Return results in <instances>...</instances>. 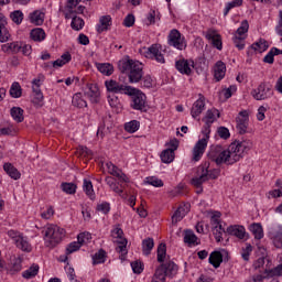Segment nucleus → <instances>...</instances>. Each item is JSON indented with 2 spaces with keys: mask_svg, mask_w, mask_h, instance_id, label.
<instances>
[{
  "mask_svg": "<svg viewBox=\"0 0 282 282\" xmlns=\"http://www.w3.org/2000/svg\"><path fill=\"white\" fill-rule=\"evenodd\" d=\"M29 19L34 25H41L45 21V13L43 11L35 10L29 14Z\"/></svg>",
  "mask_w": 282,
  "mask_h": 282,
  "instance_id": "393cba45",
  "label": "nucleus"
},
{
  "mask_svg": "<svg viewBox=\"0 0 282 282\" xmlns=\"http://www.w3.org/2000/svg\"><path fill=\"white\" fill-rule=\"evenodd\" d=\"M43 234L46 248H56L65 237V229L57 225H48L44 228Z\"/></svg>",
  "mask_w": 282,
  "mask_h": 282,
  "instance_id": "7ed1b4c3",
  "label": "nucleus"
},
{
  "mask_svg": "<svg viewBox=\"0 0 282 282\" xmlns=\"http://www.w3.org/2000/svg\"><path fill=\"white\" fill-rule=\"evenodd\" d=\"M155 248V241H153V238H147L142 240V252L145 257H149L151 254V250Z\"/></svg>",
  "mask_w": 282,
  "mask_h": 282,
  "instance_id": "7c9ffc66",
  "label": "nucleus"
},
{
  "mask_svg": "<svg viewBox=\"0 0 282 282\" xmlns=\"http://www.w3.org/2000/svg\"><path fill=\"white\" fill-rule=\"evenodd\" d=\"M78 153L79 155H84V158H91V155H94V152L84 145L79 147Z\"/></svg>",
  "mask_w": 282,
  "mask_h": 282,
  "instance_id": "774afa93",
  "label": "nucleus"
},
{
  "mask_svg": "<svg viewBox=\"0 0 282 282\" xmlns=\"http://www.w3.org/2000/svg\"><path fill=\"white\" fill-rule=\"evenodd\" d=\"M228 235L237 237L238 239H243L246 237V228L239 225H232L227 228Z\"/></svg>",
  "mask_w": 282,
  "mask_h": 282,
  "instance_id": "4be33fe9",
  "label": "nucleus"
},
{
  "mask_svg": "<svg viewBox=\"0 0 282 282\" xmlns=\"http://www.w3.org/2000/svg\"><path fill=\"white\" fill-rule=\"evenodd\" d=\"M141 80L142 87H145L147 89H151V87H153V78L151 77V75L143 76Z\"/></svg>",
  "mask_w": 282,
  "mask_h": 282,
  "instance_id": "e2e57ef3",
  "label": "nucleus"
},
{
  "mask_svg": "<svg viewBox=\"0 0 282 282\" xmlns=\"http://www.w3.org/2000/svg\"><path fill=\"white\" fill-rule=\"evenodd\" d=\"M3 169L12 180H21V172L12 163H4Z\"/></svg>",
  "mask_w": 282,
  "mask_h": 282,
  "instance_id": "bb28decb",
  "label": "nucleus"
},
{
  "mask_svg": "<svg viewBox=\"0 0 282 282\" xmlns=\"http://www.w3.org/2000/svg\"><path fill=\"white\" fill-rule=\"evenodd\" d=\"M203 166L207 167V182L209 180H217V177H219V173H220L219 170H212V171H209L208 170V165L205 164Z\"/></svg>",
  "mask_w": 282,
  "mask_h": 282,
  "instance_id": "69168bd1",
  "label": "nucleus"
},
{
  "mask_svg": "<svg viewBox=\"0 0 282 282\" xmlns=\"http://www.w3.org/2000/svg\"><path fill=\"white\" fill-rule=\"evenodd\" d=\"M62 191L67 195H74L76 193V184L74 183H62Z\"/></svg>",
  "mask_w": 282,
  "mask_h": 282,
  "instance_id": "6e6d98bb",
  "label": "nucleus"
},
{
  "mask_svg": "<svg viewBox=\"0 0 282 282\" xmlns=\"http://www.w3.org/2000/svg\"><path fill=\"white\" fill-rule=\"evenodd\" d=\"M252 149V141H235L228 148L229 160L231 164H236L243 158V153H248Z\"/></svg>",
  "mask_w": 282,
  "mask_h": 282,
  "instance_id": "20e7f679",
  "label": "nucleus"
},
{
  "mask_svg": "<svg viewBox=\"0 0 282 282\" xmlns=\"http://www.w3.org/2000/svg\"><path fill=\"white\" fill-rule=\"evenodd\" d=\"M249 230L252 232L254 236V239H263V227L259 223H253L250 227Z\"/></svg>",
  "mask_w": 282,
  "mask_h": 282,
  "instance_id": "72a5a7b5",
  "label": "nucleus"
},
{
  "mask_svg": "<svg viewBox=\"0 0 282 282\" xmlns=\"http://www.w3.org/2000/svg\"><path fill=\"white\" fill-rule=\"evenodd\" d=\"M148 25L155 24V21H160V12H156L155 10H150L148 14Z\"/></svg>",
  "mask_w": 282,
  "mask_h": 282,
  "instance_id": "4d7b16f0",
  "label": "nucleus"
},
{
  "mask_svg": "<svg viewBox=\"0 0 282 282\" xmlns=\"http://www.w3.org/2000/svg\"><path fill=\"white\" fill-rule=\"evenodd\" d=\"M175 67L177 69V72H180L181 74H186V76H189L191 74V65L188 64V61L186 59H181L177 61L175 64Z\"/></svg>",
  "mask_w": 282,
  "mask_h": 282,
  "instance_id": "c756f323",
  "label": "nucleus"
},
{
  "mask_svg": "<svg viewBox=\"0 0 282 282\" xmlns=\"http://www.w3.org/2000/svg\"><path fill=\"white\" fill-rule=\"evenodd\" d=\"M23 90L21 89V84L14 82L10 88L11 98H21Z\"/></svg>",
  "mask_w": 282,
  "mask_h": 282,
  "instance_id": "37998d69",
  "label": "nucleus"
},
{
  "mask_svg": "<svg viewBox=\"0 0 282 282\" xmlns=\"http://www.w3.org/2000/svg\"><path fill=\"white\" fill-rule=\"evenodd\" d=\"M264 274L267 276H282V263L271 270L264 269Z\"/></svg>",
  "mask_w": 282,
  "mask_h": 282,
  "instance_id": "864d4df0",
  "label": "nucleus"
},
{
  "mask_svg": "<svg viewBox=\"0 0 282 282\" xmlns=\"http://www.w3.org/2000/svg\"><path fill=\"white\" fill-rule=\"evenodd\" d=\"M10 41V31L6 28V24L0 20V43Z\"/></svg>",
  "mask_w": 282,
  "mask_h": 282,
  "instance_id": "a18cd8bd",
  "label": "nucleus"
},
{
  "mask_svg": "<svg viewBox=\"0 0 282 282\" xmlns=\"http://www.w3.org/2000/svg\"><path fill=\"white\" fill-rule=\"evenodd\" d=\"M85 237H89V234L83 232L77 236V242H70L66 248V254H72L77 250H80V246L85 243Z\"/></svg>",
  "mask_w": 282,
  "mask_h": 282,
  "instance_id": "a211bd4d",
  "label": "nucleus"
},
{
  "mask_svg": "<svg viewBox=\"0 0 282 282\" xmlns=\"http://www.w3.org/2000/svg\"><path fill=\"white\" fill-rule=\"evenodd\" d=\"M148 54L155 58L156 63H165L164 55L160 52V47L158 44H153L151 47L148 48Z\"/></svg>",
  "mask_w": 282,
  "mask_h": 282,
  "instance_id": "b1692460",
  "label": "nucleus"
},
{
  "mask_svg": "<svg viewBox=\"0 0 282 282\" xmlns=\"http://www.w3.org/2000/svg\"><path fill=\"white\" fill-rule=\"evenodd\" d=\"M156 252L158 262L161 264L154 270L151 282H166V276H169V279H173V276L177 275V271L180 270V268L177 267V264H175V262L171 260L164 262V260L166 259L165 243H160Z\"/></svg>",
  "mask_w": 282,
  "mask_h": 282,
  "instance_id": "f257e3e1",
  "label": "nucleus"
},
{
  "mask_svg": "<svg viewBox=\"0 0 282 282\" xmlns=\"http://www.w3.org/2000/svg\"><path fill=\"white\" fill-rule=\"evenodd\" d=\"M270 237L275 248H282V229L271 231Z\"/></svg>",
  "mask_w": 282,
  "mask_h": 282,
  "instance_id": "c9c22d12",
  "label": "nucleus"
},
{
  "mask_svg": "<svg viewBox=\"0 0 282 282\" xmlns=\"http://www.w3.org/2000/svg\"><path fill=\"white\" fill-rule=\"evenodd\" d=\"M97 69L105 76H111L113 74V65L109 63L97 64Z\"/></svg>",
  "mask_w": 282,
  "mask_h": 282,
  "instance_id": "79ce46f5",
  "label": "nucleus"
},
{
  "mask_svg": "<svg viewBox=\"0 0 282 282\" xmlns=\"http://www.w3.org/2000/svg\"><path fill=\"white\" fill-rule=\"evenodd\" d=\"M106 166L110 175H113L115 177H117L121 182H124L126 184L129 183V177H127V174L122 173V170L118 169V166H116L113 163L108 162L106 163Z\"/></svg>",
  "mask_w": 282,
  "mask_h": 282,
  "instance_id": "f3484780",
  "label": "nucleus"
},
{
  "mask_svg": "<svg viewBox=\"0 0 282 282\" xmlns=\"http://www.w3.org/2000/svg\"><path fill=\"white\" fill-rule=\"evenodd\" d=\"M241 6H243V0H234L228 2L224 11V17H227L228 12H230L232 8H241Z\"/></svg>",
  "mask_w": 282,
  "mask_h": 282,
  "instance_id": "3c124183",
  "label": "nucleus"
},
{
  "mask_svg": "<svg viewBox=\"0 0 282 282\" xmlns=\"http://www.w3.org/2000/svg\"><path fill=\"white\" fill-rule=\"evenodd\" d=\"M73 106L77 107L78 109H83V107H87V101L83 99V94L77 93L73 96Z\"/></svg>",
  "mask_w": 282,
  "mask_h": 282,
  "instance_id": "ea45409f",
  "label": "nucleus"
},
{
  "mask_svg": "<svg viewBox=\"0 0 282 282\" xmlns=\"http://www.w3.org/2000/svg\"><path fill=\"white\" fill-rule=\"evenodd\" d=\"M214 76L216 80H221L226 76V64L224 62H217L214 68Z\"/></svg>",
  "mask_w": 282,
  "mask_h": 282,
  "instance_id": "c85d7f7f",
  "label": "nucleus"
},
{
  "mask_svg": "<svg viewBox=\"0 0 282 282\" xmlns=\"http://www.w3.org/2000/svg\"><path fill=\"white\" fill-rule=\"evenodd\" d=\"M189 210H191V205L180 206L172 216V224H177L178 221H182L184 217L188 215Z\"/></svg>",
  "mask_w": 282,
  "mask_h": 282,
  "instance_id": "aec40b11",
  "label": "nucleus"
},
{
  "mask_svg": "<svg viewBox=\"0 0 282 282\" xmlns=\"http://www.w3.org/2000/svg\"><path fill=\"white\" fill-rule=\"evenodd\" d=\"M118 68L121 74H127L128 72V78L129 83H140L142 80V77L144 76V67L142 66V63L139 61L133 59H122L118 63Z\"/></svg>",
  "mask_w": 282,
  "mask_h": 282,
  "instance_id": "f03ea898",
  "label": "nucleus"
},
{
  "mask_svg": "<svg viewBox=\"0 0 282 282\" xmlns=\"http://www.w3.org/2000/svg\"><path fill=\"white\" fill-rule=\"evenodd\" d=\"M232 41H234L235 47H238L239 50H243V47H246V36L234 35Z\"/></svg>",
  "mask_w": 282,
  "mask_h": 282,
  "instance_id": "13d9d810",
  "label": "nucleus"
},
{
  "mask_svg": "<svg viewBox=\"0 0 282 282\" xmlns=\"http://www.w3.org/2000/svg\"><path fill=\"white\" fill-rule=\"evenodd\" d=\"M248 30H250V24L248 23V20H243L241 22L240 28L237 29L235 36H247Z\"/></svg>",
  "mask_w": 282,
  "mask_h": 282,
  "instance_id": "49530a36",
  "label": "nucleus"
},
{
  "mask_svg": "<svg viewBox=\"0 0 282 282\" xmlns=\"http://www.w3.org/2000/svg\"><path fill=\"white\" fill-rule=\"evenodd\" d=\"M33 94L34 96L32 99V104L36 109H41V107H43V99H44L41 88H33Z\"/></svg>",
  "mask_w": 282,
  "mask_h": 282,
  "instance_id": "cd10ccee",
  "label": "nucleus"
},
{
  "mask_svg": "<svg viewBox=\"0 0 282 282\" xmlns=\"http://www.w3.org/2000/svg\"><path fill=\"white\" fill-rule=\"evenodd\" d=\"M210 139V134H204V138L198 140L193 149V160L194 162H199L202 160V155H204V151L208 147V140Z\"/></svg>",
  "mask_w": 282,
  "mask_h": 282,
  "instance_id": "9b49d317",
  "label": "nucleus"
},
{
  "mask_svg": "<svg viewBox=\"0 0 282 282\" xmlns=\"http://www.w3.org/2000/svg\"><path fill=\"white\" fill-rule=\"evenodd\" d=\"M10 113H11V118H13V120L15 122H23L24 120V117H23V109L21 107H13L11 108L10 110Z\"/></svg>",
  "mask_w": 282,
  "mask_h": 282,
  "instance_id": "e433bc0d",
  "label": "nucleus"
},
{
  "mask_svg": "<svg viewBox=\"0 0 282 282\" xmlns=\"http://www.w3.org/2000/svg\"><path fill=\"white\" fill-rule=\"evenodd\" d=\"M135 24V17L133 14H128L123 20V25L126 28H133Z\"/></svg>",
  "mask_w": 282,
  "mask_h": 282,
  "instance_id": "0e129e2a",
  "label": "nucleus"
},
{
  "mask_svg": "<svg viewBox=\"0 0 282 282\" xmlns=\"http://www.w3.org/2000/svg\"><path fill=\"white\" fill-rule=\"evenodd\" d=\"M10 19L15 23V25H21L23 23V11L21 10H15L10 13Z\"/></svg>",
  "mask_w": 282,
  "mask_h": 282,
  "instance_id": "de8ad7c7",
  "label": "nucleus"
},
{
  "mask_svg": "<svg viewBox=\"0 0 282 282\" xmlns=\"http://www.w3.org/2000/svg\"><path fill=\"white\" fill-rule=\"evenodd\" d=\"M197 173H198V176L193 177L191 180V184L196 188L197 195H200V193H204V187H202V185L205 182H208V167L200 165L197 170Z\"/></svg>",
  "mask_w": 282,
  "mask_h": 282,
  "instance_id": "0eeeda50",
  "label": "nucleus"
},
{
  "mask_svg": "<svg viewBox=\"0 0 282 282\" xmlns=\"http://www.w3.org/2000/svg\"><path fill=\"white\" fill-rule=\"evenodd\" d=\"M175 160V152H173V149H166L161 152V161L164 164H171Z\"/></svg>",
  "mask_w": 282,
  "mask_h": 282,
  "instance_id": "2f4dec72",
  "label": "nucleus"
},
{
  "mask_svg": "<svg viewBox=\"0 0 282 282\" xmlns=\"http://www.w3.org/2000/svg\"><path fill=\"white\" fill-rule=\"evenodd\" d=\"M127 96H131L130 107L132 109L135 111H148L147 95L142 90L131 86Z\"/></svg>",
  "mask_w": 282,
  "mask_h": 282,
  "instance_id": "39448f33",
  "label": "nucleus"
},
{
  "mask_svg": "<svg viewBox=\"0 0 282 282\" xmlns=\"http://www.w3.org/2000/svg\"><path fill=\"white\" fill-rule=\"evenodd\" d=\"M184 243H187L188 246H195L197 243V236L193 230H185L184 231Z\"/></svg>",
  "mask_w": 282,
  "mask_h": 282,
  "instance_id": "58836bf2",
  "label": "nucleus"
},
{
  "mask_svg": "<svg viewBox=\"0 0 282 282\" xmlns=\"http://www.w3.org/2000/svg\"><path fill=\"white\" fill-rule=\"evenodd\" d=\"M39 274V264H33L22 273L23 279H34Z\"/></svg>",
  "mask_w": 282,
  "mask_h": 282,
  "instance_id": "c03bdc74",
  "label": "nucleus"
},
{
  "mask_svg": "<svg viewBox=\"0 0 282 282\" xmlns=\"http://www.w3.org/2000/svg\"><path fill=\"white\" fill-rule=\"evenodd\" d=\"M84 26H85V20L78 17H73V20L70 23V28L73 30H76L78 32V30H83Z\"/></svg>",
  "mask_w": 282,
  "mask_h": 282,
  "instance_id": "603ef678",
  "label": "nucleus"
},
{
  "mask_svg": "<svg viewBox=\"0 0 282 282\" xmlns=\"http://www.w3.org/2000/svg\"><path fill=\"white\" fill-rule=\"evenodd\" d=\"M105 257H107V252L102 249H100L97 253L94 256V262L95 263H105Z\"/></svg>",
  "mask_w": 282,
  "mask_h": 282,
  "instance_id": "052dcab7",
  "label": "nucleus"
},
{
  "mask_svg": "<svg viewBox=\"0 0 282 282\" xmlns=\"http://www.w3.org/2000/svg\"><path fill=\"white\" fill-rule=\"evenodd\" d=\"M138 129H140V121H138V120H132L124 124V130L128 133H135V131H138Z\"/></svg>",
  "mask_w": 282,
  "mask_h": 282,
  "instance_id": "09e8293b",
  "label": "nucleus"
},
{
  "mask_svg": "<svg viewBox=\"0 0 282 282\" xmlns=\"http://www.w3.org/2000/svg\"><path fill=\"white\" fill-rule=\"evenodd\" d=\"M215 113L219 118V110L217 109H209L206 112L205 118H203V122H205V128L203 130V135H210V126L215 122Z\"/></svg>",
  "mask_w": 282,
  "mask_h": 282,
  "instance_id": "2eb2a0df",
  "label": "nucleus"
},
{
  "mask_svg": "<svg viewBox=\"0 0 282 282\" xmlns=\"http://www.w3.org/2000/svg\"><path fill=\"white\" fill-rule=\"evenodd\" d=\"M21 47H23V43L11 42V43L3 44L1 46V50L6 54H19V52L21 51Z\"/></svg>",
  "mask_w": 282,
  "mask_h": 282,
  "instance_id": "412c9836",
  "label": "nucleus"
},
{
  "mask_svg": "<svg viewBox=\"0 0 282 282\" xmlns=\"http://www.w3.org/2000/svg\"><path fill=\"white\" fill-rule=\"evenodd\" d=\"M268 47V42L265 40H260L259 42L253 43L250 46V50H253V52H265ZM250 50L247 52V54H250Z\"/></svg>",
  "mask_w": 282,
  "mask_h": 282,
  "instance_id": "4c0bfd02",
  "label": "nucleus"
},
{
  "mask_svg": "<svg viewBox=\"0 0 282 282\" xmlns=\"http://www.w3.org/2000/svg\"><path fill=\"white\" fill-rule=\"evenodd\" d=\"M111 28V15H102L99 19V24H97L98 34H102V32H107Z\"/></svg>",
  "mask_w": 282,
  "mask_h": 282,
  "instance_id": "5701e85b",
  "label": "nucleus"
},
{
  "mask_svg": "<svg viewBox=\"0 0 282 282\" xmlns=\"http://www.w3.org/2000/svg\"><path fill=\"white\" fill-rule=\"evenodd\" d=\"M97 210L99 213H102L104 215H107L111 210V206L109 205V203H101L97 205Z\"/></svg>",
  "mask_w": 282,
  "mask_h": 282,
  "instance_id": "338daca9",
  "label": "nucleus"
},
{
  "mask_svg": "<svg viewBox=\"0 0 282 282\" xmlns=\"http://www.w3.org/2000/svg\"><path fill=\"white\" fill-rule=\"evenodd\" d=\"M207 41H212V45L216 47V50H223L224 44L221 42V35L217 33L215 30H209L206 33Z\"/></svg>",
  "mask_w": 282,
  "mask_h": 282,
  "instance_id": "dca6fc26",
  "label": "nucleus"
},
{
  "mask_svg": "<svg viewBox=\"0 0 282 282\" xmlns=\"http://www.w3.org/2000/svg\"><path fill=\"white\" fill-rule=\"evenodd\" d=\"M32 41H45V31L43 29H33L30 33Z\"/></svg>",
  "mask_w": 282,
  "mask_h": 282,
  "instance_id": "a19ab883",
  "label": "nucleus"
},
{
  "mask_svg": "<svg viewBox=\"0 0 282 282\" xmlns=\"http://www.w3.org/2000/svg\"><path fill=\"white\" fill-rule=\"evenodd\" d=\"M118 247L116 248L117 252H119V254H121V257H127L128 254V250H127V239H121L120 241H118Z\"/></svg>",
  "mask_w": 282,
  "mask_h": 282,
  "instance_id": "5fc2aeb1",
  "label": "nucleus"
},
{
  "mask_svg": "<svg viewBox=\"0 0 282 282\" xmlns=\"http://www.w3.org/2000/svg\"><path fill=\"white\" fill-rule=\"evenodd\" d=\"M131 268L134 274H142L144 272V264L141 261L131 262Z\"/></svg>",
  "mask_w": 282,
  "mask_h": 282,
  "instance_id": "bf43d9fd",
  "label": "nucleus"
},
{
  "mask_svg": "<svg viewBox=\"0 0 282 282\" xmlns=\"http://www.w3.org/2000/svg\"><path fill=\"white\" fill-rule=\"evenodd\" d=\"M105 87L110 94H124L126 96L129 94V89H131V86L120 84L115 79L106 80Z\"/></svg>",
  "mask_w": 282,
  "mask_h": 282,
  "instance_id": "9d476101",
  "label": "nucleus"
},
{
  "mask_svg": "<svg viewBox=\"0 0 282 282\" xmlns=\"http://www.w3.org/2000/svg\"><path fill=\"white\" fill-rule=\"evenodd\" d=\"M206 110V97L198 94V99L193 104L191 109L192 118H199L202 113Z\"/></svg>",
  "mask_w": 282,
  "mask_h": 282,
  "instance_id": "f8f14e48",
  "label": "nucleus"
},
{
  "mask_svg": "<svg viewBox=\"0 0 282 282\" xmlns=\"http://www.w3.org/2000/svg\"><path fill=\"white\" fill-rule=\"evenodd\" d=\"M8 236L13 239L17 248H20L23 252H32V246L28 242V238L23 237L21 232L17 230H9Z\"/></svg>",
  "mask_w": 282,
  "mask_h": 282,
  "instance_id": "6e6552de",
  "label": "nucleus"
},
{
  "mask_svg": "<svg viewBox=\"0 0 282 282\" xmlns=\"http://www.w3.org/2000/svg\"><path fill=\"white\" fill-rule=\"evenodd\" d=\"M217 133L221 140H228V138H230V130L226 127H219L217 129Z\"/></svg>",
  "mask_w": 282,
  "mask_h": 282,
  "instance_id": "680f3d73",
  "label": "nucleus"
},
{
  "mask_svg": "<svg viewBox=\"0 0 282 282\" xmlns=\"http://www.w3.org/2000/svg\"><path fill=\"white\" fill-rule=\"evenodd\" d=\"M248 120H249V115L248 110H242L239 112L238 117L236 118V129L240 133V135H243L248 131Z\"/></svg>",
  "mask_w": 282,
  "mask_h": 282,
  "instance_id": "ddd939ff",
  "label": "nucleus"
},
{
  "mask_svg": "<svg viewBox=\"0 0 282 282\" xmlns=\"http://www.w3.org/2000/svg\"><path fill=\"white\" fill-rule=\"evenodd\" d=\"M145 184H150V186H154L155 188H162L164 186V182L155 176H149L145 178Z\"/></svg>",
  "mask_w": 282,
  "mask_h": 282,
  "instance_id": "8fccbe9b",
  "label": "nucleus"
},
{
  "mask_svg": "<svg viewBox=\"0 0 282 282\" xmlns=\"http://www.w3.org/2000/svg\"><path fill=\"white\" fill-rule=\"evenodd\" d=\"M83 191L86 193L87 197L90 199H96V194L94 193V185L91 184V181L87 178L84 180Z\"/></svg>",
  "mask_w": 282,
  "mask_h": 282,
  "instance_id": "f704fd0d",
  "label": "nucleus"
},
{
  "mask_svg": "<svg viewBox=\"0 0 282 282\" xmlns=\"http://www.w3.org/2000/svg\"><path fill=\"white\" fill-rule=\"evenodd\" d=\"M85 96L89 98L90 102H100V89L95 84L88 85V90L85 93Z\"/></svg>",
  "mask_w": 282,
  "mask_h": 282,
  "instance_id": "6ab92c4d",
  "label": "nucleus"
},
{
  "mask_svg": "<svg viewBox=\"0 0 282 282\" xmlns=\"http://www.w3.org/2000/svg\"><path fill=\"white\" fill-rule=\"evenodd\" d=\"M251 96H252V98H254V100H265V99L270 98V96H272V94L270 93V87H268L265 85V83H261L258 86V88H256L251 91Z\"/></svg>",
  "mask_w": 282,
  "mask_h": 282,
  "instance_id": "4468645a",
  "label": "nucleus"
},
{
  "mask_svg": "<svg viewBox=\"0 0 282 282\" xmlns=\"http://www.w3.org/2000/svg\"><path fill=\"white\" fill-rule=\"evenodd\" d=\"M207 158H209L212 162H215L218 166L221 164H227L228 166L232 165L228 149L224 150L221 145H212Z\"/></svg>",
  "mask_w": 282,
  "mask_h": 282,
  "instance_id": "423d86ee",
  "label": "nucleus"
},
{
  "mask_svg": "<svg viewBox=\"0 0 282 282\" xmlns=\"http://www.w3.org/2000/svg\"><path fill=\"white\" fill-rule=\"evenodd\" d=\"M72 61V54L69 52L64 53L61 58L52 62L53 67H63V65H67Z\"/></svg>",
  "mask_w": 282,
  "mask_h": 282,
  "instance_id": "473e14b6",
  "label": "nucleus"
},
{
  "mask_svg": "<svg viewBox=\"0 0 282 282\" xmlns=\"http://www.w3.org/2000/svg\"><path fill=\"white\" fill-rule=\"evenodd\" d=\"M167 45L182 52V50H186V40L182 37V33L177 29H173L167 36Z\"/></svg>",
  "mask_w": 282,
  "mask_h": 282,
  "instance_id": "1a4fd4ad",
  "label": "nucleus"
},
{
  "mask_svg": "<svg viewBox=\"0 0 282 282\" xmlns=\"http://www.w3.org/2000/svg\"><path fill=\"white\" fill-rule=\"evenodd\" d=\"M209 263L214 268H219L221 263H224V254H221V251H213L209 256Z\"/></svg>",
  "mask_w": 282,
  "mask_h": 282,
  "instance_id": "a878e982",
  "label": "nucleus"
}]
</instances>
